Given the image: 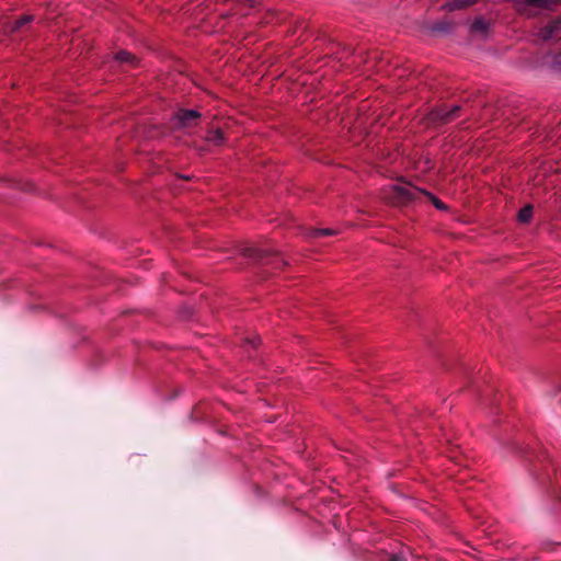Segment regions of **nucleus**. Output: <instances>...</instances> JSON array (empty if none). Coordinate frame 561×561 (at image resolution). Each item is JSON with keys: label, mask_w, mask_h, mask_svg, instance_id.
Returning <instances> with one entry per match:
<instances>
[{"label": "nucleus", "mask_w": 561, "mask_h": 561, "mask_svg": "<svg viewBox=\"0 0 561 561\" xmlns=\"http://www.w3.org/2000/svg\"><path fill=\"white\" fill-rule=\"evenodd\" d=\"M421 195H426L437 209H446V205L437 197L410 183H400L391 185L386 194V197L393 204H408L416 201Z\"/></svg>", "instance_id": "f257e3e1"}, {"label": "nucleus", "mask_w": 561, "mask_h": 561, "mask_svg": "<svg viewBox=\"0 0 561 561\" xmlns=\"http://www.w3.org/2000/svg\"><path fill=\"white\" fill-rule=\"evenodd\" d=\"M517 10L528 16L538 14V10H552L561 0H512Z\"/></svg>", "instance_id": "f03ea898"}, {"label": "nucleus", "mask_w": 561, "mask_h": 561, "mask_svg": "<svg viewBox=\"0 0 561 561\" xmlns=\"http://www.w3.org/2000/svg\"><path fill=\"white\" fill-rule=\"evenodd\" d=\"M224 3L230 2L228 10L221 12V16L239 20L250 14L254 9V0H220Z\"/></svg>", "instance_id": "7ed1b4c3"}, {"label": "nucleus", "mask_w": 561, "mask_h": 561, "mask_svg": "<svg viewBox=\"0 0 561 561\" xmlns=\"http://www.w3.org/2000/svg\"><path fill=\"white\" fill-rule=\"evenodd\" d=\"M460 106L454 105L451 110L445 107L435 108L430 113L428 119L434 124H446L458 116Z\"/></svg>", "instance_id": "20e7f679"}, {"label": "nucleus", "mask_w": 561, "mask_h": 561, "mask_svg": "<svg viewBox=\"0 0 561 561\" xmlns=\"http://www.w3.org/2000/svg\"><path fill=\"white\" fill-rule=\"evenodd\" d=\"M538 36L542 41L561 39V19L551 20L547 25L539 30Z\"/></svg>", "instance_id": "39448f33"}, {"label": "nucleus", "mask_w": 561, "mask_h": 561, "mask_svg": "<svg viewBox=\"0 0 561 561\" xmlns=\"http://www.w3.org/2000/svg\"><path fill=\"white\" fill-rule=\"evenodd\" d=\"M201 113L195 110H181L176 113V125L181 127H193L198 124Z\"/></svg>", "instance_id": "423d86ee"}, {"label": "nucleus", "mask_w": 561, "mask_h": 561, "mask_svg": "<svg viewBox=\"0 0 561 561\" xmlns=\"http://www.w3.org/2000/svg\"><path fill=\"white\" fill-rule=\"evenodd\" d=\"M479 0H449L444 4V9L447 11L461 10L473 5Z\"/></svg>", "instance_id": "0eeeda50"}, {"label": "nucleus", "mask_w": 561, "mask_h": 561, "mask_svg": "<svg viewBox=\"0 0 561 561\" xmlns=\"http://www.w3.org/2000/svg\"><path fill=\"white\" fill-rule=\"evenodd\" d=\"M206 140L215 146H220L224 144L225 138L220 129H210L206 135Z\"/></svg>", "instance_id": "6e6552de"}, {"label": "nucleus", "mask_w": 561, "mask_h": 561, "mask_svg": "<svg viewBox=\"0 0 561 561\" xmlns=\"http://www.w3.org/2000/svg\"><path fill=\"white\" fill-rule=\"evenodd\" d=\"M116 60L121 64L136 65V57L126 50H121L115 56Z\"/></svg>", "instance_id": "1a4fd4ad"}, {"label": "nucleus", "mask_w": 561, "mask_h": 561, "mask_svg": "<svg viewBox=\"0 0 561 561\" xmlns=\"http://www.w3.org/2000/svg\"><path fill=\"white\" fill-rule=\"evenodd\" d=\"M244 255H247L248 257H251V259L262 260L268 255V252L266 250L259 249V248H250V249L245 250Z\"/></svg>", "instance_id": "9d476101"}, {"label": "nucleus", "mask_w": 561, "mask_h": 561, "mask_svg": "<svg viewBox=\"0 0 561 561\" xmlns=\"http://www.w3.org/2000/svg\"><path fill=\"white\" fill-rule=\"evenodd\" d=\"M533 216V206L531 205H526L525 207H523L519 213H518V220L520 222H528L530 220Z\"/></svg>", "instance_id": "9b49d317"}, {"label": "nucleus", "mask_w": 561, "mask_h": 561, "mask_svg": "<svg viewBox=\"0 0 561 561\" xmlns=\"http://www.w3.org/2000/svg\"><path fill=\"white\" fill-rule=\"evenodd\" d=\"M335 230L325 228V229H310L308 236L312 238L324 237V236H333L335 234Z\"/></svg>", "instance_id": "f8f14e48"}, {"label": "nucleus", "mask_w": 561, "mask_h": 561, "mask_svg": "<svg viewBox=\"0 0 561 561\" xmlns=\"http://www.w3.org/2000/svg\"><path fill=\"white\" fill-rule=\"evenodd\" d=\"M33 19H34L33 15H23L21 19L16 20L13 23L11 31L14 32V31L20 30L23 25L32 22Z\"/></svg>", "instance_id": "ddd939ff"}, {"label": "nucleus", "mask_w": 561, "mask_h": 561, "mask_svg": "<svg viewBox=\"0 0 561 561\" xmlns=\"http://www.w3.org/2000/svg\"><path fill=\"white\" fill-rule=\"evenodd\" d=\"M472 28L476 31H484L486 28V24L483 20H476L472 24Z\"/></svg>", "instance_id": "4468645a"}, {"label": "nucleus", "mask_w": 561, "mask_h": 561, "mask_svg": "<svg viewBox=\"0 0 561 561\" xmlns=\"http://www.w3.org/2000/svg\"><path fill=\"white\" fill-rule=\"evenodd\" d=\"M512 448L514 449V451L518 453V454H524L525 453V448L519 446L518 444L514 443Z\"/></svg>", "instance_id": "2eb2a0df"}, {"label": "nucleus", "mask_w": 561, "mask_h": 561, "mask_svg": "<svg viewBox=\"0 0 561 561\" xmlns=\"http://www.w3.org/2000/svg\"><path fill=\"white\" fill-rule=\"evenodd\" d=\"M390 561H407V559L401 554H393Z\"/></svg>", "instance_id": "dca6fc26"}, {"label": "nucleus", "mask_w": 561, "mask_h": 561, "mask_svg": "<svg viewBox=\"0 0 561 561\" xmlns=\"http://www.w3.org/2000/svg\"><path fill=\"white\" fill-rule=\"evenodd\" d=\"M434 30H436V31H445V30H447V25H445V24H437L434 27Z\"/></svg>", "instance_id": "f3484780"}, {"label": "nucleus", "mask_w": 561, "mask_h": 561, "mask_svg": "<svg viewBox=\"0 0 561 561\" xmlns=\"http://www.w3.org/2000/svg\"><path fill=\"white\" fill-rule=\"evenodd\" d=\"M249 342L252 344V346H255V341L254 340H251Z\"/></svg>", "instance_id": "a211bd4d"}, {"label": "nucleus", "mask_w": 561, "mask_h": 561, "mask_svg": "<svg viewBox=\"0 0 561 561\" xmlns=\"http://www.w3.org/2000/svg\"><path fill=\"white\" fill-rule=\"evenodd\" d=\"M557 64L559 65V68L561 70V59L557 61Z\"/></svg>", "instance_id": "6ab92c4d"}]
</instances>
